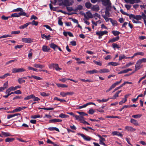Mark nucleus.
<instances>
[{
  "label": "nucleus",
  "mask_w": 146,
  "mask_h": 146,
  "mask_svg": "<svg viewBox=\"0 0 146 146\" xmlns=\"http://www.w3.org/2000/svg\"><path fill=\"white\" fill-rule=\"evenodd\" d=\"M28 69L30 70H32L33 71H37V69L35 68H33L31 66H29L28 68Z\"/></svg>",
  "instance_id": "680f3d73"
},
{
  "label": "nucleus",
  "mask_w": 146,
  "mask_h": 146,
  "mask_svg": "<svg viewBox=\"0 0 146 146\" xmlns=\"http://www.w3.org/2000/svg\"><path fill=\"white\" fill-rule=\"evenodd\" d=\"M108 64L109 65H111L113 66H115L118 65L119 64V63L116 62H110Z\"/></svg>",
  "instance_id": "7c9ffc66"
},
{
  "label": "nucleus",
  "mask_w": 146,
  "mask_h": 146,
  "mask_svg": "<svg viewBox=\"0 0 146 146\" xmlns=\"http://www.w3.org/2000/svg\"><path fill=\"white\" fill-rule=\"evenodd\" d=\"M41 37L43 39L46 38L47 40H50V39L51 36L50 35H48L47 36H46L44 34H41Z\"/></svg>",
  "instance_id": "9d476101"
},
{
  "label": "nucleus",
  "mask_w": 146,
  "mask_h": 146,
  "mask_svg": "<svg viewBox=\"0 0 146 146\" xmlns=\"http://www.w3.org/2000/svg\"><path fill=\"white\" fill-rule=\"evenodd\" d=\"M18 72H22L25 71L26 70L25 69L23 68H18Z\"/></svg>",
  "instance_id": "bf43d9fd"
},
{
  "label": "nucleus",
  "mask_w": 146,
  "mask_h": 146,
  "mask_svg": "<svg viewBox=\"0 0 146 146\" xmlns=\"http://www.w3.org/2000/svg\"><path fill=\"white\" fill-rule=\"evenodd\" d=\"M98 136L100 138L99 141H105V139L104 138L102 137L101 135H98Z\"/></svg>",
  "instance_id": "79ce46f5"
},
{
  "label": "nucleus",
  "mask_w": 146,
  "mask_h": 146,
  "mask_svg": "<svg viewBox=\"0 0 146 146\" xmlns=\"http://www.w3.org/2000/svg\"><path fill=\"white\" fill-rule=\"evenodd\" d=\"M142 66L141 65L140 63L138 60L135 66V71H137L139 70L142 68Z\"/></svg>",
  "instance_id": "20e7f679"
},
{
  "label": "nucleus",
  "mask_w": 146,
  "mask_h": 146,
  "mask_svg": "<svg viewBox=\"0 0 146 146\" xmlns=\"http://www.w3.org/2000/svg\"><path fill=\"white\" fill-rule=\"evenodd\" d=\"M84 17L87 19L89 18H92L93 17V16L91 12L89 11L86 13V14L84 15Z\"/></svg>",
  "instance_id": "7ed1b4c3"
},
{
  "label": "nucleus",
  "mask_w": 146,
  "mask_h": 146,
  "mask_svg": "<svg viewBox=\"0 0 146 146\" xmlns=\"http://www.w3.org/2000/svg\"><path fill=\"white\" fill-rule=\"evenodd\" d=\"M95 111L92 109H90L88 111V113L90 114H93Z\"/></svg>",
  "instance_id": "6e6d98bb"
},
{
  "label": "nucleus",
  "mask_w": 146,
  "mask_h": 146,
  "mask_svg": "<svg viewBox=\"0 0 146 146\" xmlns=\"http://www.w3.org/2000/svg\"><path fill=\"white\" fill-rule=\"evenodd\" d=\"M29 24V22L19 27V28L20 29H24L27 27Z\"/></svg>",
  "instance_id": "cd10ccee"
},
{
  "label": "nucleus",
  "mask_w": 146,
  "mask_h": 146,
  "mask_svg": "<svg viewBox=\"0 0 146 146\" xmlns=\"http://www.w3.org/2000/svg\"><path fill=\"white\" fill-rule=\"evenodd\" d=\"M10 17H10V16L6 17L4 15H2L1 17V19L3 20H8V19Z\"/></svg>",
  "instance_id": "c03bdc74"
},
{
  "label": "nucleus",
  "mask_w": 146,
  "mask_h": 146,
  "mask_svg": "<svg viewBox=\"0 0 146 146\" xmlns=\"http://www.w3.org/2000/svg\"><path fill=\"white\" fill-rule=\"evenodd\" d=\"M75 116V118L77 120L82 121L84 119V117L81 115H76Z\"/></svg>",
  "instance_id": "dca6fc26"
},
{
  "label": "nucleus",
  "mask_w": 146,
  "mask_h": 146,
  "mask_svg": "<svg viewBox=\"0 0 146 146\" xmlns=\"http://www.w3.org/2000/svg\"><path fill=\"white\" fill-rule=\"evenodd\" d=\"M30 24H31L32 25H35L37 26L38 24V22L36 21L35 20H33L32 22H29Z\"/></svg>",
  "instance_id": "2f4dec72"
},
{
  "label": "nucleus",
  "mask_w": 146,
  "mask_h": 146,
  "mask_svg": "<svg viewBox=\"0 0 146 146\" xmlns=\"http://www.w3.org/2000/svg\"><path fill=\"white\" fill-rule=\"evenodd\" d=\"M119 94L117 93V92L115 93V95L113 96V97L111 99H115L117 97L119 96Z\"/></svg>",
  "instance_id": "774afa93"
},
{
  "label": "nucleus",
  "mask_w": 146,
  "mask_h": 146,
  "mask_svg": "<svg viewBox=\"0 0 146 146\" xmlns=\"http://www.w3.org/2000/svg\"><path fill=\"white\" fill-rule=\"evenodd\" d=\"M32 77H33V78H34L36 80H40L42 79L40 77L35 76L34 75V76H33Z\"/></svg>",
  "instance_id": "338daca9"
},
{
  "label": "nucleus",
  "mask_w": 146,
  "mask_h": 146,
  "mask_svg": "<svg viewBox=\"0 0 146 146\" xmlns=\"http://www.w3.org/2000/svg\"><path fill=\"white\" fill-rule=\"evenodd\" d=\"M22 41L23 42L27 43H31L33 42L32 40L29 38H23L22 39Z\"/></svg>",
  "instance_id": "423d86ee"
},
{
  "label": "nucleus",
  "mask_w": 146,
  "mask_h": 146,
  "mask_svg": "<svg viewBox=\"0 0 146 146\" xmlns=\"http://www.w3.org/2000/svg\"><path fill=\"white\" fill-rule=\"evenodd\" d=\"M142 116V115L141 114H137L133 115L132 117L135 118H140Z\"/></svg>",
  "instance_id": "ea45409f"
},
{
  "label": "nucleus",
  "mask_w": 146,
  "mask_h": 146,
  "mask_svg": "<svg viewBox=\"0 0 146 146\" xmlns=\"http://www.w3.org/2000/svg\"><path fill=\"white\" fill-rule=\"evenodd\" d=\"M77 134L81 136L84 140L86 141H90L92 139L90 137L88 136H86L83 134L78 133Z\"/></svg>",
  "instance_id": "f03ea898"
},
{
  "label": "nucleus",
  "mask_w": 146,
  "mask_h": 146,
  "mask_svg": "<svg viewBox=\"0 0 146 146\" xmlns=\"http://www.w3.org/2000/svg\"><path fill=\"white\" fill-rule=\"evenodd\" d=\"M130 122L135 126H138L139 125L138 121L134 119L131 118L130 119Z\"/></svg>",
  "instance_id": "ddd939ff"
},
{
  "label": "nucleus",
  "mask_w": 146,
  "mask_h": 146,
  "mask_svg": "<svg viewBox=\"0 0 146 146\" xmlns=\"http://www.w3.org/2000/svg\"><path fill=\"white\" fill-rule=\"evenodd\" d=\"M69 116L67 115H65L63 113H60L59 116V117L63 118H66L69 117Z\"/></svg>",
  "instance_id": "393cba45"
},
{
  "label": "nucleus",
  "mask_w": 146,
  "mask_h": 146,
  "mask_svg": "<svg viewBox=\"0 0 146 146\" xmlns=\"http://www.w3.org/2000/svg\"><path fill=\"white\" fill-rule=\"evenodd\" d=\"M104 19H105L106 21V22H108L109 21V20H110V19H111V18H108L107 16H105V15H102Z\"/></svg>",
  "instance_id": "09e8293b"
},
{
  "label": "nucleus",
  "mask_w": 146,
  "mask_h": 146,
  "mask_svg": "<svg viewBox=\"0 0 146 146\" xmlns=\"http://www.w3.org/2000/svg\"><path fill=\"white\" fill-rule=\"evenodd\" d=\"M15 138H9L8 137L5 140V141L6 142H12L15 140Z\"/></svg>",
  "instance_id": "5701e85b"
},
{
  "label": "nucleus",
  "mask_w": 146,
  "mask_h": 146,
  "mask_svg": "<svg viewBox=\"0 0 146 146\" xmlns=\"http://www.w3.org/2000/svg\"><path fill=\"white\" fill-rule=\"evenodd\" d=\"M12 72L13 73H15L18 72V68H14L12 69Z\"/></svg>",
  "instance_id": "37998d69"
},
{
  "label": "nucleus",
  "mask_w": 146,
  "mask_h": 146,
  "mask_svg": "<svg viewBox=\"0 0 146 146\" xmlns=\"http://www.w3.org/2000/svg\"><path fill=\"white\" fill-rule=\"evenodd\" d=\"M127 16H129L130 19H131L132 18H133L135 19V15L132 14H128V15H127Z\"/></svg>",
  "instance_id": "864d4df0"
},
{
  "label": "nucleus",
  "mask_w": 146,
  "mask_h": 146,
  "mask_svg": "<svg viewBox=\"0 0 146 146\" xmlns=\"http://www.w3.org/2000/svg\"><path fill=\"white\" fill-rule=\"evenodd\" d=\"M49 46L50 48H53L54 50H55L56 48H58V46L54 43H51Z\"/></svg>",
  "instance_id": "6ab92c4d"
},
{
  "label": "nucleus",
  "mask_w": 146,
  "mask_h": 146,
  "mask_svg": "<svg viewBox=\"0 0 146 146\" xmlns=\"http://www.w3.org/2000/svg\"><path fill=\"white\" fill-rule=\"evenodd\" d=\"M88 73L90 74H92L95 73L98 74L99 73V71L96 70L94 69L92 70L87 71L86 72V73Z\"/></svg>",
  "instance_id": "2eb2a0df"
},
{
  "label": "nucleus",
  "mask_w": 146,
  "mask_h": 146,
  "mask_svg": "<svg viewBox=\"0 0 146 146\" xmlns=\"http://www.w3.org/2000/svg\"><path fill=\"white\" fill-rule=\"evenodd\" d=\"M56 85L59 87L67 88L68 87V86L64 84H56Z\"/></svg>",
  "instance_id": "bb28decb"
},
{
  "label": "nucleus",
  "mask_w": 146,
  "mask_h": 146,
  "mask_svg": "<svg viewBox=\"0 0 146 146\" xmlns=\"http://www.w3.org/2000/svg\"><path fill=\"white\" fill-rule=\"evenodd\" d=\"M3 86H4L3 87H0L1 88V89L2 91L8 87V86L7 81V82H5L4 83Z\"/></svg>",
  "instance_id": "aec40b11"
},
{
  "label": "nucleus",
  "mask_w": 146,
  "mask_h": 146,
  "mask_svg": "<svg viewBox=\"0 0 146 146\" xmlns=\"http://www.w3.org/2000/svg\"><path fill=\"white\" fill-rule=\"evenodd\" d=\"M42 49L43 52H48L50 49L49 47L46 45H43Z\"/></svg>",
  "instance_id": "1a4fd4ad"
},
{
  "label": "nucleus",
  "mask_w": 146,
  "mask_h": 146,
  "mask_svg": "<svg viewBox=\"0 0 146 146\" xmlns=\"http://www.w3.org/2000/svg\"><path fill=\"white\" fill-rule=\"evenodd\" d=\"M142 18V16L140 15H137L135 16V19L137 20H141Z\"/></svg>",
  "instance_id": "4c0bfd02"
},
{
  "label": "nucleus",
  "mask_w": 146,
  "mask_h": 146,
  "mask_svg": "<svg viewBox=\"0 0 146 146\" xmlns=\"http://www.w3.org/2000/svg\"><path fill=\"white\" fill-rule=\"evenodd\" d=\"M144 55V53L143 52H138L135 53L134 54V56H137V55H141V56H143Z\"/></svg>",
  "instance_id": "4d7b16f0"
},
{
  "label": "nucleus",
  "mask_w": 146,
  "mask_h": 146,
  "mask_svg": "<svg viewBox=\"0 0 146 146\" xmlns=\"http://www.w3.org/2000/svg\"><path fill=\"white\" fill-rule=\"evenodd\" d=\"M93 9L95 11H97L99 10V7L97 6H94L93 7Z\"/></svg>",
  "instance_id": "58836bf2"
},
{
  "label": "nucleus",
  "mask_w": 146,
  "mask_h": 146,
  "mask_svg": "<svg viewBox=\"0 0 146 146\" xmlns=\"http://www.w3.org/2000/svg\"><path fill=\"white\" fill-rule=\"evenodd\" d=\"M108 33V32L107 31H99L96 33V34L98 36V38L100 39L102 38V36L103 35H107Z\"/></svg>",
  "instance_id": "f257e3e1"
},
{
  "label": "nucleus",
  "mask_w": 146,
  "mask_h": 146,
  "mask_svg": "<svg viewBox=\"0 0 146 146\" xmlns=\"http://www.w3.org/2000/svg\"><path fill=\"white\" fill-rule=\"evenodd\" d=\"M92 5L91 4L90 2H86L85 3V6L88 9L90 8Z\"/></svg>",
  "instance_id": "72a5a7b5"
},
{
  "label": "nucleus",
  "mask_w": 146,
  "mask_h": 146,
  "mask_svg": "<svg viewBox=\"0 0 146 146\" xmlns=\"http://www.w3.org/2000/svg\"><path fill=\"white\" fill-rule=\"evenodd\" d=\"M119 39V36H117L116 37H114L112 39L110 40H109L108 42H115L117 41Z\"/></svg>",
  "instance_id": "4468645a"
},
{
  "label": "nucleus",
  "mask_w": 146,
  "mask_h": 146,
  "mask_svg": "<svg viewBox=\"0 0 146 146\" xmlns=\"http://www.w3.org/2000/svg\"><path fill=\"white\" fill-rule=\"evenodd\" d=\"M112 33L114 36H118L120 33L118 31H112Z\"/></svg>",
  "instance_id": "473e14b6"
},
{
  "label": "nucleus",
  "mask_w": 146,
  "mask_h": 146,
  "mask_svg": "<svg viewBox=\"0 0 146 146\" xmlns=\"http://www.w3.org/2000/svg\"><path fill=\"white\" fill-rule=\"evenodd\" d=\"M125 58H127L123 54L119 56V60H121L122 59H124Z\"/></svg>",
  "instance_id": "13d9d810"
},
{
  "label": "nucleus",
  "mask_w": 146,
  "mask_h": 146,
  "mask_svg": "<svg viewBox=\"0 0 146 146\" xmlns=\"http://www.w3.org/2000/svg\"><path fill=\"white\" fill-rule=\"evenodd\" d=\"M32 98L33 99L34 101H38L40 100V99L37 97L35 96L34 95H33V97Z\"/></svg>",
  "instance_id": "8fccbe9b"
},
{
  "label": "nucleus",
  "mask_w": 146,
  "mask_h": 146,
  "mask_svg": "<svg viewBox=\"0 0 146 146\" xmlns=\"http://www.w3.org/2000/svg\"><path fill=\"white\" fill-rule=\"evenodd\" d=\"M62 120L61 119H50L49 120L50 122H53L54 123L56 122H61L62 121Z\"/></svg>",
  "instance_id": "412c9836"
},
{
  "label": "nucleus",
  "mask_w": 146,
  "mask_h": 146,
  "mask_svg": "<svg viewBox=\"0 0 146 146\" xmlns=\"http://www.w3.org/2000/svg\"><path fill=\"white\" fill-rule=\"evenodd\" d=\"M104 5L105 6H110L111 5L110 0H103L102 1Z\"/></svg>",
  "instance_id": "f8f14e48"
},
{
  "label": "nucleus",
  "mask_w": 146,
  "mask_h": 146,
  "mask_svg": "<svg viewBox=\"0 0 146 146\" xmlns=\"http://www.w3.org/2000/svg\"><path fill=\"white\" fill-rule=\"evenodd\" d=\"M40 95L42 96H49V94H46L45 92H42L40 93Z\"/></svg>",
  "instance_id": "49530a36"
},
{
  "label": "nucleus",
  "mask_w": 146,
  "mask_h": 146,
  "mask_svg": "<svg viewBox=\"0 0 146 146\" xmlns=\"http://www.w3.org/2000/svg\"><path fill=\"white\" fill-rule=\"evenodd\" d=\"M125 129L127 131L133 132L136 130L135 128H134L131 126H126L125 127Z\"/></svg>",
  "instance_id": "0eeeda50"
},
{
  "label": "nucleus",
  "mask_w": 146,
  "mask_h": 146,
  "mask_svg": "<svg viewBox=\"0 0 146 146\" xmlns=\"http://www.w3.org/2000/svg\"><path fill=\"white\" fill-rule=\"evenodd\" d=\"M1 133L2 135L5 137H7L11 136L10 133L9 132H5L3 131H1Z\"/></svg>",
  "instance_id": "a878e982"
},
{
  "label": "nucleus",
  "mask_w": 146,
  "mask_h": 146,
  "mask_svg": "<svg viewBox=\"0 0 146 146\" xmlns=\"http://www.w3.org/2000/svg\"><path fill=\"white\" fill-rule=\"evenodd\" d=\"M106 10L105 11V13L106 16L109 17L110 16V13L108 11V7H107L106 8Z\"/></svg>",
  "instance_id": "c9c22d12"
},
{
  "label": "nucleus",
  "mask_w": 146,
  "mask_h": 146,
  "mask_svg": "<svg viewBox=\"0 0 146 146\" xmlns=\"http://www.w3.org/2000/svg\"><path fill=\"white\" fill-rule=\"evenodd\" d=\"M27 77H23L22 78H19L18 79V81L19 84H21L23 83H24L25 81L24 79H27Z\"/></svg>",
  "instance_id": "6e6552de"
},
{
  "label": "nucleus",
  "mask_w": 146,
  "mask_h": 146,
  "mask_svg": "<svg viewBox=\"0 0 146 146\" xmlns=\"http://www.w3.org/2000/svg\"><path fill=\"white\" fill-rule=\"evenodd\" d=\"M40 116L39 115H34L31 116V118L36 119L37 118H40Z\"/></svg>",
  "instance_id": "5fc2aeb1"
},
{
  "label": "nucleus",
  "mask_w": 146,
  "mask_h": 146,
  "mask_svg": "<svg viewBox=\"0 0 146 146\" xmlns=\"http://www.w3.org/2000/svg\"><path fill=\"white\" fill-rule=\"evenodd\" d=\"M34 66L35 68H42L44 67V66L43 65H40L36 63L34 64Z\"/></svg>",
  "instance_id": "4be33fe9"
},
{
  "label": "nucleus",
  "mask_w": 146,
  "mask_h": 146,
  "mask_svg": "<svg viewBox=\"0 0 146 146\" xmlns=\"http://www.w3.org/2000/svg\"><path fill=\"white\" fill-rule=\"evenodd\" d=\"M43 27H45L46 29H48L50 31H52V29L48 25H43Z\"/></svg>",
  "instance_id": "052dcab7"
},
{
  "label": "nucleus",
  "mask_w": 146,
  "mask_h": 146,
  "mask_svg": "<svg viewBox=\"0 0 146 146\" xmlns=\"http://www.w3.org/2000/svg\"><path fill=\"white\" fill-rule=\"evenodd\" d=\"M123 86L122 85V84H121V85H120L119 86H118V87H117L113 91V93L115 91L117 90H118L120 89V88L123 87Z\"/></svg>",
  "instance_id": "e2e57ef3"
},
{
  "label": "nucleus",
  "mask_w": 146,
  "mask_h": 146,
  "mask_svg": "<svg viewBox=\"0 0 146 146\" xmlns=\"http://www.w3.org/2000/svg\"><path fill=\"white\" fill-rule=\"evenodd\" d=\"M93 62L96 65L100 66L102 65V63L100 62H97L95 60L93 61Z\"/></svg>",
  "instance_id": "3c124183"
},
{
  "label": "nucleus",
  "mask_w": 146,
  "mask_h": 146,
  "mask_svg": "<svg viewBox=\"0 0 146 146\" xmlns=\"http://www.w3.org/2000/svg\"><path fill=\"white\" fill-rule=\"evenodd\" d=\"M23 45H17L15 46V48L16 49H17V48H21L22 47H23Z\"/></svg>",
  "instance_id": "69168bd1"
},
{
  "label": "nucleus",
  "mask_w": 146,
  "mask_h": 146,
  "mask_svg": "<svg viewBox=\"0 0 146 146\" xmlns=\"http://www.w3.org/2000/svg\"><path fill=\"white\" fill-rule=\"evenodd\" d=\"M99 71V72L100 73H108L110 72V70L107 68H104L100 69Z\"/></svg>",
  "instance_id": "a211bd4d"
},
{
  "label": "nucleus",
  "mask_w": 146,
  "mask_h": 146,
  "mask_svg": "<svg viewBox=\"0 0 146 146\" xmlns=\"http://www.w3.org/2000/svg\"><path fill=\"white\" fill-rule=\"evenodd\" d=\"M113 47L115 48H117L118 49H119L120 48L118 45L116 43H113L112 44Z\"/></svg>",
  "instance_id": "603ef678"
},
{
  "label": "nucleus",
  "mask_w": 146,
  "mask_h": 146,
  "mask_svg": "<svg viewBox=\"0 0 146 146\" xmlns=\"http://www.w3.org/2000/svg\"><path fill=\"white\" fill-rule=\"evenodd\" d=\"M33 97V94H31L29 96H28L26 97L25 98L24 100H28L30 99L31 98H32Z\"/></svg>",
  "instance_id": "a18cd8bd"
},
{
  "label": "nucleus",
  "mask_w": 146,
  "mask_h": 146,
  "mask_svg": "<svg viewBox=\"0 0 146 146\" xmlns=\"http://www.w3.org/2000/svg\"><path fill=\"white\" fill-rule=\"evenodd\" d=\"M109 99V98H108V99H103L102 100H100V99H98L97 101L99 102V103H100L101 102H104L108 101Z\"/></svg>",
  "instance_id": "c85d7f7f"
},
{
  "label": "nucleus",
  "mask_w": 146,
  "mask_h": 146,
  "mask_svg": "<svg viewBox=\"0 0 146 146\" xmlns=\"http://www.w3.org/2000/svg\"><path fill=\"white\" fill-rule=\"evenodd\" d=\"M48 129L50 131L56 130L58 132L60 131L56 127H50L48 128Z\"/></svg>",
  "instance_id": "b1692460"
},
{
  "label": "nucleus",
  "mask_w": 146,
  "mask_h": 146,
  "mask_svg": "<svg viewBox=\"0 0 146 146\" xmlns=\"http://www.w3.org/2000/svg\"><path fill=\"white\" fill-rule=\"evenodd\" d=\"M129 3L130 4H133L134 3H138L140 2V0H128Z\"/></svg>",
  "instance_id": "f3484780"
},
{
  "label": "nucleus",
  "mask_w": 146,
  "mask_h": 146,
  "mask_svg": "<svg viewBox=\"0 0 146 146\" xmlns=\"http://www.w3.org/2000/svg\"><path fill=\"white\" fill-rule=\"evenodd\" d=\"M51 65L57 71H58L59 70H61L62 68L59 67L58 65L57 64H52Z\"/></svg>",
  "instance_id": "9b49d317"
},
{
  "label": "nucleus",
  "mask_w": 146,
  "mask_h": 146,
  "mask_svg": "<svg viewBox=\"0 0 146 146\" xmlns=\"http://www.w3.org/2000/svg\"><path fill=\"white\" fill-rule=\"evenodd\" d=\"M110 22L113 26L117 25V22L115 20H113L112 19H110Z\"/></svg>",
  "instance_id": "c756f323"
},
{
  "label": "nucleus",
  "mask_w": 146,
  "mask_h": 146,
  "mask_svg": "<svg viewBox=\"0 0 146 146\" xmlns=\"http://www.w3.org/2000/svg\"><path fill=\"white\" fill-rule=\"evenodd\" d=\"M138 60L141 64L143 62H146V58H143Z\"/></svg>",
  "instance_id": "a19ab883"
},
{
  "label": "nucleus",
  "mask_w": 146,
  "mask_h": 146,
  "mask_svg": "<svg viewBox=\"0 0 146 146\" xmlns=\"http://www.w3.org/2000/svg\"><path fill=\"white\" fill-rule=\"evenodd\" d=\"M79 79L82 81L84 82H93V81L92 80H90L88 79L87 80H85L84 79H82L80 78Z\"/></svg>",
  "instance_id": "de8ad7c7"
},
{
  "label": "nucleus",
  "mask_w": 146,
  "mask_h": 146,
  "mask_svg": "<svg viewBox=\"0 0 146 146\" xmlns=\"http://www.w3.org/2000/svg\"><path fill=\"white\" fill-rule=\"evenodd\" d=\"M58 23L60 25L62 26L63 25V23L61 21V18H59Z\"/></svg>",
  "instance_id": "0e129e2a"
},
{
  "label": "nucleus",
  "mask_w": 146,
  "mask_h": 146,
  "mask_svg": "<svg viewBox=\"0 0 146 146\" xmlns=\"http://www.w3.org/2000/svg\"><path fill=\"white\" fill-rule=\"evenodd\" d=\"M70 3L68 0H64V4L66 6H69L70 5Z\"/></svg>",
  "instance_id": "f704fd0d"
},
{
  "label": "nucleus",
  "mask_w": 146,
  "mask_h": 146,
  "mask_svg": "<svg viewBox=\"0 0 146 146\" xmlns=\"http://www.w3.org/2000/svg\"><path fill=\"white\" fill-rule=\"evenodd\" d=\"M10 17H20V15H19V13H14L12 14Z\"/></svg>",
  "instance_id": "e433bc0d"
},
{
  "label": "nucleus",
  "mask_w": 146,
  "mask_h": 146,
  "mask_svg": "<svg viewBox=\"0 0 146 146\" xmlns=\"http://www.w3.org/2000/svg\"><path fill=\"white\" fill-rule=\"evenodd\" d=\"M21 88V86H15V87H14L13 86H11L9 87L7 89V91L9 92H11L12 91H14L16 90L17 88Z\"/></svg>",
  "instance_id": "39448f33"
}]
</instances>
